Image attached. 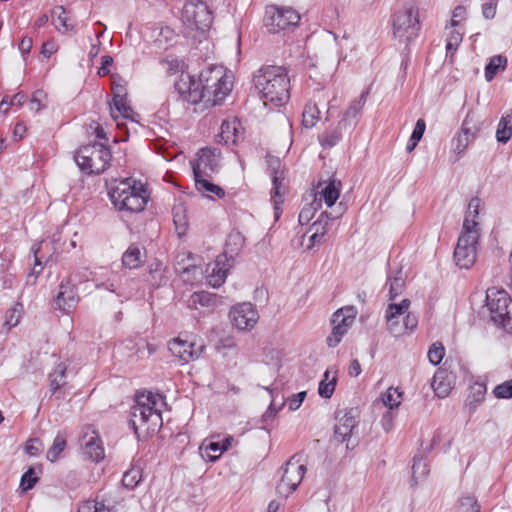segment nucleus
I'll return each mask as SVG.
<instances>
[{
	"mask_svg": "<svg viewBox=\"0 0 512 512\" xmlns=\"http://www.w3.org/2000/svg\"><path fill=\"white\" fill-rule=\"evenodd\" d=\"M404 278L402 273L399 272L398 275L394 276L392 279H389V297L390 300H393L398 295H400L404 288Z\"/></svg>",
	"mask_w": 512,
	"mask_h": 512,
	"instance_id": "nucleus-51",
	"label": "nucleus"
},
{
	"mask_svg": "<svg viewBox=\"0 0 512 512\" xmlns=\"http://www.w3.org/2000/svg\"><path fill=\"white\" fill-rule=\"evenodd\" d=\"M306 392L302 391L288 399V407L291 411L297 410L304 401Z\"/></svg>",
	"mask_w": 512,
	"mask_h": 512,
	"instance_id": "nucleus-64",
	"label": "nucleus"
},
{
	"mask_svg": "<svg viewBox=\"0 0 512 512\" xmlns=\"http://www.w3.org/2000/svg\"><path fill=\"white\" fill-rule=\"evenodd\" d=\"M233 326L240 331H249L254 328L259 320L255 306L250 302L234 305L229 313Z\"/></svg>",
	"mask_w": 512,
	"mask_h": 512,
	"instance_id": "nucleus-14",
	"label": "nucleus"
},
{
	"mask_svg": "<svg viewBox=\"0 0 512 512\" xmlns=\"http://www.w3.org/2000/svg\"><path fill=\"white\" fill-rule=\"evenodd\" d=\"M486 306L490 311L491 320L512 333V299L504 290L488 289Z\"/></svg>",
	"mask_w": 512,
	"mask_h": 512,
	"instance_id": "nucleus-8",
	"label": "nucleus"
},
{
	"mask_svg": "<svg viewBox=\"0 0 512 512\" xmlns=\"http://www.w3.org/2000/svg\"><path fill=\"white\" fill-rule=\"evenodd\" d=\"M111 157L107 146L93 143L79 148L75 154V161L79 168L87 174H99L109 166Z\"/></svg>",
	"mask_w": 512,
	"mask_h": 512,
	"instance_id": "nucleus-6",
	"label": "nucleus"
},
{
	"mask_svg": "<svg viewBox=\"0 0 512 512\" xmlns=\"http://www.w3.org/2000/svg\"><path fill=\"white\" fill-rule=\"evenodd\" d=\"M337 422L334 429V435L337 441L344 442L351 436L353 429L357 426L356 410L340 411L336 418Z\"/></svg>",
	"mask_w": 512,
	"mask_h": 512,
	"instance_id": "nucleus-22",
	"label": "nucleus"
},
{
	"mask_svg": "<svg viewBox=\"0 0 512 512\" xmlns=\"http://www.w3.org/2000/svg\"><path fill=\"white\" fill-rule=\"evenodd\" d=\"M498 0H489L482 5V14L486 19H493L496 14Z\"/></svg>",
	"mask_w": 512,
	"mask_h": 512,
	"instance_id": "nucleus-61",
	"label": "nucleus"
},
{
	"mask_svg": "<svg viewBox=\"0 0 512 512\" xmlns=\"http://www.w3.org/2000/svg\"><path fill=\"white\" fill-rule=\"evenodd\" d=\"M173 221L178 233L184 234L187 229L188 222L185 215V208L182 205H178L173 208Z\"/></svg>",
	"mask_w": 512,
	"mask_h": 512,
	"instance_id": "nucleus-46",
	"label": "nucleus"
},
{
	"mask_svg": "<svg viewBox=\"0 0 512 512\" xmlns=\"http://www.w3.org/2000/svg\"><path fill=\"white\" fill-rule=\"evenodd\" d=\"M479 237L480 235L461 232L454 250V260L460 268L468 269L475 263Z\"/></svg>",
	"mask_w": 512,
	"mask_h": 512,
	"instance_id": "nucleus-12",
	"label": "nucleus"
},
{
	"mask_svg": "<svg viewBox=\"0 0 512 512\" xmlns=\"http://www.w3.org/2000/svg\"><path fill=\"white\" fill-rule=\"evenodd\" d=\"M208 176L202 177H194L195 186L199 192L207 193V194H215L218 197L224 196V191L221 187L211 183L208 179Z\"/></svg>",
	"mask_w": 512,
	"mask_h": 512,
	"instance_id": "nucleus-36",
	"label": "nucleus"
},
{
	"mask_svg": "<svg viewBox=\"0 0 512 512\" xmlns=\"http://www.w3.org/2000/svg\"><path fill=\"white\" fill-rule=\"evenodd\" d=\"M445 355V348L441 342H434L428 350L429 362L433 365H438Z\"/></svg>",
	"mask_w": 512,
	"mask_h": 512,
	"instance_id": "nucleus-50",
	"label": "nucleus"
},
{
	"mask_svg": "<svg viewBox=\"0 0 512 512\" xmlns=\"http://www.w3.org/2000/svg\"><path fill=\"white\" fill-rule=\"evenodd\" d=\"M457 512H480V506L475 498L466 496L459 500Z\"/></svg>",
	"mask_w": 512,
	"mask_h": 512,
	"instance_id": "nucleus-53",
	"label": "nucleus"
},
{
	"mask_svg": "<svg viewBox=\"0 0 512 512\" xmlns=\"http://www.w3.org/2000/svg\"><path fill=\"white\" fill-rule=\"evenodd\" d=\"M417 325H418L417 317L414 314H411L407 311V313L405 314V317L403 319V322L401 324V326H404L403 334H405L406 332L413 331L417 327Z\"/></svg>",
	"mask_w": 512,
	"mask_h": 512,
	"instance_id": "nucleus-60",
	"label": "nucleus"
},
{
	"mask_svg": "<svg viewBox=\"0 0 512 512\" xmlns=\"http://www.w3.org/2000/svg\"><path fill=\"white\" fill-rule=\"evenodd\" d=\"M169 351L183 363L198 359L205 346L202 343L189 342L181 338H175L168 344Z\"/></svg>",
	"mask_w": 512,
	"mask_h": 512,
	"instance_id": "nucleus-16",
	"label": "nucleus"
},
{
	"mask_svg": "<svg viewBox=\"0 0 512 512\" xmlns=\"http://www.w3.org/2000/svg\"><path fill=\"white\" fill-rule=\"evenodd\" d=\"M357 315V310L353 306H346L338 309L331 319L333 326L332 333L327 337V344L329 347L337 346L343 336L352 327Z\"/></svg>",
	"mask_w": 512,
	"mask_h": 512,
	"instance_id": "nucleus-11",
	"label": "nucleus"
},
{
	"mask_svg": "<svg viewBox=\"0 0 512 512\" xmlns=\"http://www.w3.org/2000/svg\"><path fill=\"white\" fill-rule=\"evenodd\" d=\"M480 202V199L477 197H474L469 201L461 232L480 235L481 229L478 221Z\"/></svg>",
	"mask_w": 512,
	"mask_h": 512,
	"instance_id": "nucleus-24",
	"label": "nucleus"
},
{
	"mask_svg": "<svg viewBox=\"0 0 512 512\" xmlns=\"http://www.w3.org/2000/svg\"><path fill=\"white\" fill-rule=\"evenodd\" d=\"M337 384L336 375L331 376V370L327 369L323 375V379L319 383L318 393L322 398L329 399L335 391Z\"/></svg>",
	"mask_w": 512,
	"mask_h": 512,
	"instance_id": "nucleus-31",
	"label": "nucleus"
},
{
	"mask_svg": "<svg viewBox=\"0 0 512 512\" xmlns=\"http://www.w3.org/2000/svg\"><path fill=\"white\" fill-rule=\"evenodd\" d=\"M108 194L116 209L129 213L141 212L149 198L144 185L132 178L115 181Z\"/></svg>",
	"mask_w": 512,
	"mask_h": 512,
	"instance_id": "nucleus-3",
	"label": "nucleus"
},
{
	"mask_svg": "<svg viewBox=\"0 0 512 512\" xmlns=\"http://www.w3.org/2000/svg\"><path fill=\"white\" fill-rule=\"evenodd\" d=\"M369 95V89L364 90L359 97L351 101L347 109L343 112L339 120L340 128L354 129L358 122V117L361 114Z\"/></svg>",
	"mask_w": 512,
	"mask_h": 512,
	"instance_id": "nucleus-20",
	"label": "nucleus"
},
{
	"mask_svg": "<svg viewBox=\"0 0 512 512\" xmlns=\"http://www.w3.org/2000/svg\"><path fill=\"white\" fill-rule=\"evenodd\" d=\"M32 252L34 254V257H35V265H34V268L32 270V272L28 275V282H30L31 278H33V283L35 282L37 276L41 273L42 271V263L38 257V252L40 251V244H34L32 246Z\"/></svg>",
	"mask_w": 512,
	"mask_h": 512,
	"instance_id": "nucleus-57",
	"label": "nucleus"
},
{
	"mask_svg": "<svg viewBox=\"0 0 512 512\" xmlns=\"http://www.w3.org/2000/svg\"><path fill=\"white\" fill-rule=\"evenodd\" d=\"M186 101L191 104H198L203 102L206 107V94L202 87V82L199 78L193 77V85L189 86V92L187 94Z\"/></svg>",
	"mask_w": 512,
	"mask_h": 512,
	"instance_id": "nucleus-33",
	"label": "nucleus"
},
{
	"mask_svg": "<svg viewBox=\"0 0 512 512\" xmlns=\"http://www.w3.org/2000/svg\"><path fill=\"white\" fill-rule=\"evenodd\" d=\"M320 209H321V207H320L319 200L312 199V201L310 203L306 204L300 211L299 217H298L299 223L301 225L308 224L314 218L316 212Z\"/></svg>",
	"mask_w": 512,
	"mask_h": 512,
	"instance_id": "nucleus-42",
	"label": "nucleus"
},
{
	"mask_svg": "<svg viewBox=\"0 0 512 512\" xmlns=\"http://www.w3.org/2000/svg\"><path fill=\"white\" fill-rule=\"evenodd\" d=\"M230 267L227 254L219 255L214 263L207 266L208 284L213 288L220 287L225 282Z\"/></svg>",
	"mask_w": 512,
	"mask_h": 512,
	"instance_id": "nucleus-21",
	"label": "nucleus"
},
{
	"mask_svg": "<svg viewBox=\"0 0 512 512\" xmlns=\"http://www.w3.org/2000/svg\"><path fill=\"white\" fill-rule=\"evenodd\" d=\"M221 153L217 148H203L192 164L194 177L210 176L220 168Z\"/></svg>",
	"mask_w": 512,
	"mask_h": 512,
	"instance_id": "nucleus-13",
	"label": "nucleus"
},
{
	"mask_svg": "<svg viewBox=\"0 0 512 512\" xmlns=\"http://www.w3.org/2000/svg\"><path fill=\"white\" fill-rule=\"evenodd\" d=\"M216 304V295L205 291L195 292L189 299V306L194 307L195 309H197L198 305L202 307H213Z\"/></svg>",
	"mask_w": 512,
	"mask_h": 512,
	"instance_id": "nucleus-32",
	"label": "nucleus"
},
{
	"mask_svg": "<svg viewBox=\"0 0 512 512\" xmlns=\"http://www.w3.org/2000/svg\"><path fill=\"white\" fill-rule=\"evenodd\" d=\"M284 406V402H282L279 407H276V404H275V401L274 399L271 400V403L268 407V409L266 410V412L262 415V421L263 422H267L271 419H273L278 411Z\"/></svg>",
	"mask_w": 512,
	"mask_h": 512,
	"instance_id": "nucleus-63",
	"label": "nucleus"
},
{
	"mask_svg": "<svg viewBox=\"0 0 512 512\" xmlns=\"http://www.w3.org/2000/svg\"><path fill=\"white\" fill-rule=\"evenodd\" d=\"M486 393V387L483 384L476 383L471 387V393L467 399V405L474 410L483 400Z\"/></svg>",
	"mask_w": 512,
	"mask_h": 512,
	"instance_id": "nucleus-43",
	"label": "nucleus"
},
{
	"mask_svg": "<svg viewBox=\"0 0 512 512\" xmlns=\"http://www.w3.org/2000/svg\"><path fill=\"white\" fill-rule=\"evenodd\" d=\"M401 392L397 388L390 387L381 394L380 400L384 406L394 409L400 405Z\"/></svg>",
	"mask_w": 512,
	"mask_h": 512,
	"instance_id": "nucleus-44",
	"label": "nucleus"
},
{
	"mask_svg": "<svg viewBox=\"0 0 512 512\" xmlns=\"http://www.w3.org/2000/svg\"><path fill=\"white\" fill-rule=\"evenodd\" d=\"M83 454L94 462L104 458V447L98 432L91 426L85 428L80 438Z\"/></svg>",
	"mask_w": 512,
	"mask_h": 512,
	"instance_id": "nucleus-18",
	"label": "nucleus"
},
{
	"mask_svg": "<svg viewBox=\"0 0 512 512\" xmlns=\"http://www.w3.org/2000/svg\"><path fill=\"white\" fill-rule=\"evenodd\" d=\"M143 262V253L136 244L130 245L122 256L123 266L129 269L138 268Z\"/></svg>",
	"mask_w": 512,
	"mask_h": 512,
	"instance_id": "nucleus-27",
	"label": "nucleus"
},
{
	"mask_svg": "<svg viewBox=\"0 0 512 512\" xmlns=\"http://www.w3.org/2000/svg\"><path fill=\"white\" fill-rule=\"evenodd\" d=\"M512 137V111L499 121L496 138L499 142L506 143Z\"/></svg>",
	"mask_w": 512,
	"mask_h": 512,
	"instance_id": "nucleus-34",
	"label": "nucleus"
},
{
	"mask_svg": "<svg viewBox=\"0 0 512 512\" xmlns=\"http://www.w3.org/2000/svg\"><path fill=\"white\" fill-rule=\"evenodd\" d=\"M306 472L304 464L299 463L295 456L287 461L283 467V474L276 487V492L282 497H288L301 483Z\"/></svg>",
	"mask_w": 512,
	"mask_h": 512,
	"instance_id": "nucleus-10",
	"label": "nucleus"
},
{
	"mask_svg": "<svg viewBox=\"0 0 512 512\" xmlns=\"http://www.w3.org/2000/svg\"><path fill=\"white\" fill-rule=\"evenodd\" d=\"M23 311V305L19 302L14 303V305L7 310L4 322V326L7 327V331L18 325Z\"/></svg>",
	"mask_w": 512,
	"mask_h": 512,
	"instance_id": "nucleus-38",
	"label": "nucleus"
},
{
	"mask_svg": "<svg viewBox=\"0 0 512 512\" xmlns=\"http://www.w3.org/2000/svg\"><path fill=\"white\" fill-rule=\"evenodd\" d=\"M111 116L113 119L117 120L119 116L131 119L133 110L127 104L126 98L113 99V104L110 107Z\"/></svg>",
	"mask_w": 512,
	"mask_h": 512,
	"instance_id": "nucleus-35",
	"label": "nucleus"
},
{
	"mask_svg": "<svg viewBox=\"0 0 512 512\" xmlns=\"http://www.w3.org/2000/svg\"><path fill=\"white\" fill-rule=\"evenodd\" d=\"M193 85V76L189 74L182 73L178 80L175 82V89L182 97L183 100L186 101L187 94L189 92V86Z\"/></svg>",
	"mask_w": 512,
	"mask_h": 512,
	"instance_id": "nucleus-49",
	"label": "nucleus"
},
{
	"mask_svg": "<svg viewBox=\"0 0 512 512\" xmlns=\"http://www.w3.org/2000/svg\"><path fill=\"white\" fill-rule=\"evenodd\" d=\"M272 169V202L274 204V216L275 219H279L280 217V205L283 203V196L286 193V185H285V174L283 170H280V161L279 159H272L269 163Z\"/></svg>",
	"mask_w": 512,
	"mask_h": 512,
	"instance_id": "nucleus-17",
	"label": "nucleus"
},
{
	"mask_svg": "<svg viewBox=\"0 0 512 512\" xmlns=\"http://www.w3.org/2000/svg\"><path fill=\"white\" fill-rule=\"evenodd\" d=\"M140 479V470L137 468H132L125 472V474L123 475L122 484L126 488L133 489L138 485Z\"/></svg>",
	"mask_w": 512,
	"mask_h": 512,
	"instance_id": "nucleus-52",
	"label": "nucleus"
},
{
	"mask_svg": "<svg viewBox=\"0 0 512 512\" xmlns=\"http://www.w3.org/2000/svg\"><path fill=\"white\" fill-rule=\"evenodd\" d=\"M452 382L451 374L448 373L447 370L439 369L434 374L431 385L435 394L440 398H444L450 393Z\"/></svg>",
	"mask_w": 512,
	"mask_h": 512,
	"instance_id": "nucleus-26",
	"label": "nucleus"
},
{
	"mask_svg": "<svg viewBox=\"0 0 512 512\" xmlns=\"http://www.w3.org/2000/svg\"><path fill=\"white\" fill-rule=\"evenodd\" d=\"M163 398L152 392H142L136 395L135 404L131 408L130 423L136 434L149 435L162 426V415L159 405Z\"/></svg>",
	"mask_w": 512,
	"mask_h": 512,
	"instance_id": "nucleus-2",
	"label": "nucleus"
},
{
	"mask_svg": "<svg viewBox=\"0 0 512 512\" xmlns=\"http://www.w3.org/2000/svg\"><path fill=\"white\" fill-rule=\"evenodd\" d=\"M175 38L174 30L170 27H161L154 39L155 45L160 49H167Z\"/></svg>",
	"mask_w": 512,
	"mask_h": 512,
	"instance_id": "nucleus-41",
	"label": "nucleus"
},
{
	"mask_svg": "<svg viewBox=\"0 0 512 512\" xmlns=\"http://www.w3.org/2000/svg\"><path fill=\"white\" fill-rule=\"evenodd\" d=\"M38 478L35 476V472L32 468H29L21 478L20 487L23 491H28L33 488L37 483Z\"/></svg>",
	"mask_w": 512,
	"mask_h": 512,
	"instance_id": "nucleus-56",
	"label": "nucleus"
},
{
	"mask_svg": "<svg viewBox=\"0 0 512 512\" xmlns=\"http://www.w3.org/2000/svg\"><path fill=\"white\" fill-rule=\"evenodd\" d=\"M507 64V59L501 55L493 56L485 67V78L491 81L499 70H503Z\"/></svg>",
	"mask_w": 512,
	"mask_h": 512,
	"instance_id": "nucleus-37",
	"label": "nucleus"
},
{
	"mask_svg": "<svg viewBox=\"0 0 512 512\" xmlns=\"http://www.w3.org/2000/svg\"><path fill=\"white\" fill-rule=\"evenodd\" d=\"M65 447H66L65 438L61 435H57L54 438L52 446L47 451V455H46L47 459L50 462H55L59 458L60 454L63 452Z\"/></svg>",
	"mask_w": 512,
	"mask_h": 512,
	"instance_id": "nucleus-45",
	"label": "nucleus"
},
{
	"mask_svg": "<svg viewBox=\"0 0 512 512\" xmlns=\"http://www.w3.org/2000/svg\"><path fill=\"white\" fill-rule=\"evenodd\" d=\"M462 42V34L456 30L450 32L447 40H446V55L450 58L452 62V58L460 43Z\"/></svg>",
	"mask_w": 512,
	"mask_h": 512,
	"instance_id": "nucleus-47",
	"label": "nucleus"
},
{
	"mask_svg": "<svg viewBox=\"0 0 512 512\" xmlns=\"http://www.w3.org/2000/svg\"><path fill=\"white\" fill-rule=\"evenodd\" d=\"M421 29L418 4L411 0L405 2L393 16V35L403 43L414 40Z\"/></svg>",
	"mask_w": 512,
	"mask_h": 512,
	"instance_id": "nucleus-5",
	"label": "nucleus"
},
{
	"mask_svg": "<svg viewBox=\"0 0 512 512\" xmlns=\"http://www.w3.org/2000/svg\"><path fill=\"white\" fill-rule=\"evenodd\" d=\"M299 21V13L292 8L271 6L266 10L265 24L272 33L295 27Z\"/></svg>",
	"mask_w": 512,
	"mask_h": 512,
	"instance_id": "nucleus-9",
	"label": "nucleus"
},
{
	"mask_svg": "<svg viewBox=\"0 0 512 512\" xmlns=\"http://www.w3.org/2000/svg\"><path fill=\"white\" fill-rule=\"evenodd\" d=\"M429 473L428 465L422 459L415 460L412 466V480L417 485Z\"/></svg>",
	"mask_w": 512,
	"mask_h": 512,
	"instance_id": "nucleus-48",
	"label": "nucleus"
},
{
	"mask_svg": "<svg viewBox=\"0 0 512 512\" xmlns=\"http://www.w3.org/2000/svg\"><path fill=\"white\" fill-rule=\"evenodd\" d=\"M352 130L349 128H340L339 122L337 126L330 131L325 132L322 136H320L319 141L323 147L331 148L335 146L342 139L343 134L346 132H351Z\"/></svg>",
	"mask_w": 512,
	"mask_h": 512,
	"instance_id": "nucleus-30",
	"label": "nucleus"
},
{
	"mask_svg": "<svg viewBox=\"0 0 512 512\" xmlns=\"http://www.w3.org/2000/svg\"><path fill=\"white\" fill-rule=\"evenodd\" d=\"M320 111L315 104L308 103L302 113V123L306 128H312L320 119Z\"/></svg>",
	"mask_w": 512,
	"mask_h": 512,
	"instance_id": "nucleus-40",
	"label": "nucleus"
},
{
	"mask_svg": "<svg viewBox=\"0 0 512 512\" xmlns=\"http://www.w3.org/2000/svg\"><path fill=\"white\" fill-rule=\"evenodd\" d=\"M78 512H112L109 508H106L102 503H87L81 506Z\"/></svg>",
	"mask_w": 512,
	"mask_h": 512,
	"instance_id": "nucleus-62",
	"label": "nucleus"
},
{
	"mask_svg": "<svg viewBox=\"0 0 512 512\" xmlns=\"http://www.w3.org/2000/svg\"><path fill=\"white\" fill-rule=\"evenodd\" d=\"M290 79L285 68L281 66L261 67L254 75V85L263 104L271 109L285 105L289 98Z\"/></svg>",
	"mask_w": 512,
	"mask_h": 512,
	"instance_id": "nucleus-1",
	"label": "nucleus"
},
{
	"mask_svg": "<svg viewBox=\"0 0 512 512\" xmlns=\"http://www.w3.org/2000/svg\"><path fill=\"white\" fill-rule=\"evenodd\" d=\"M479 131L478 126L473 122V120L469 117H466L463 121L461 127V134L467 136L471 141H473Z\"/></svg>",
	"mask_w": 512,
	"mask_h": 512,
	"instance_id": "nucleus-55",
	"label": "nucleus"
},
{
	"mask_svg": "<svg viewBox=\"0 0 512 512\" xmlns=\"http://www.w3.org/2000/svg\"><path fill=\"white\" fill-rule=\"evenodd\" d=\"M410 307V300L403 299L400 303H390L385 311L386 326L389 333L395 337L403 335L401 326L405 314Z\"/></svg>",
	"mask_w": 512,
	"mask_h": 512,
	"instance_id": "nucleus-15",
	"label": "nucleus"
},
{
	"mask_svg": "<svg viewBox=\"0 0 512 512\" xmlns=\"http://www.w3.org/2000/svg\"><path fill=\"white\" fill-rule=\"evenodd\" d=\"M205 449L206 451H209V452H213V453H217V454H214V455H208L210 457L211 460H216L219 458V456L227 450V446L225 445H221L220 442H209L206 446H205Z\"/></svg>",
	"mask_w": 512,
	"mask_h": 512,
	"instance_id": "nucleus-59",
	"label": "nucleus"
},
{
	"mask_svg": "<svg viewBox=\"0 0 512 512\" xmlns=\"http://www.w3.org/2000/svg\"><path fill=\"white\" fill-rule=\"evenodd\" d=\"M493 394L498 399L512 398V379L497 385L493 390Z\"/></svg>",
	"mask_w": 512,
	"mask_h": 512,
	"instance_id": "nucleus-54",
	"label": "nucleus"
},
{
	"mask_svg": "<svg viewBox=\"0 0 512 512\" xmlns=\"http://www.w3.org/2000/svg\"><path fill=\"white\" fill-rule=\"evenodd\" d=\"M67 368L68 365L65 362H60L49 374V387L52 393H55L66 384Z\"/></svg>",
	"mask_w": 512,
	"mask_h": 512,
	"instance_id": "nucleus-28",
	"label": "nucleus"
},
{
	"mask_svg": "<svg viewBox=\"0 0 512 512\" xmlns=\"http://www.w3.org/2000/svg\"><path fill=\"white\" fill-rule=\"evenodd\" d=\"M181 20L187 33L208 31L213 23V14L201 0H187L182 9Z\"/></svg>",
	"mask_w": 512,
	"mask_h": 512,
	"instance_id": "nucleus-7",
	"label": "nucleus"
},
{
	"mask_svg": "<svg viewBox=\"0 0 512 512\" xmlns=\"http://www.w3.org/2000/svg\"><path fill=\"white\" fill-rule=\"evenodd\" d=\"M340 188L341 183L340 181H330L326 184L324 188H322L320 191H317L313 195L314 200H319L320 207L322 208V202L326 204L328 208H331L335 205L336 201L339 199L340 196Z\"/></svg>",
	"mask_w": 512,
	"mask_h": 512,
	"instance_id": "nucleus-25",
	"label": "nucleus"
},
{
	"mask_svg": "<svg viewBox=\"0 0 512 512\" xmlns=\"http://www.w3.org/2000/svg\"><path fill=\"white\" fill-rule=\"evenodd\" d=\"M79 301L75 285L71 284L70 280L61 282L59 292L55 298L57 308L62 311H70L76 306Z\"/></svg>",
	"mask_w": 512,
	"mask_h": 512,
	"instance_id": "nucleus-23",
	"label": "nucleus"
},
{
	"mask_svg": "<svg viewBox=\"0 0 512 512\" xmlns=\"http://www.w3.org/2000/svg\"><path fill=\"white\" fill-rule=\"evenodd\" d=\"M239 123L236 120L224 121L221 125V139L225 142L236 143L238 140V128Z\"/></svg>",
	"mask_w": 512,
	"mask_h": 512,
	"instance_id": "nucleus-39",
	"label": "nucleus"
},
{
	"mask_svg": "<svg viewBox=\"0 0 512 512\" xmlns=\"http://www.w3.org/2000/svg\"><path fill=\"white\" fill-rule=\"evenodd\" d=\"M344 210L342 204L334 209L332 212L322 211L316 221L311 224L310 230L313 231L310 236L311 245L309 248L317 242H320L322 237L327 233L329 228V222L338 219L342 216Z\"/></svg>",
	"mask_w": 512,
	"mask_h": 512,
	"instance_id": "nucleus-19",
	"label": "nucleus"
},
{
	"mask_svg": "<svg viewBox=\"0 0 512 512\" xmlns=\"http://www.w3.org/2000/svg\"><path fill=\"white\" fill-rule=\"evenodd\" d=\"M471 142L472 141L467 138V136L459 133L458 136L453 139V150L458 154H462Z\"/></svg>",
	"mask_w": 512,
	"mask_h": 512,
	"instance_id": "nucleus-58",
	"label": "nucleus"
},
{
	"mask_svg": "<svg viewBox=\"0 0 512 512\" xmlns=\"http://www.w3.org/2000/svg\"><path fill=\"white\" fill-rule=\"evenodd\" d=\"M52 24L60 33H67L73 29V25L69 23V19L66 16V10L63 6H57L52 10L51 13Z\"/></svg>",
	"mask_w": 512,
	"mask_h": 512,
	"instance_id": "nucleus-29",
	"label": "nucleus"
},
{
	"mask_svg": "<svg viewBox=\"0 0 512 512\" xmlns=\"http://www.w3.org/2000/svg\"><path fill=\"white\" fill-rule=\"evenodd\" d=\"M198 78L206 94V107L221 103L232 90L230 77L222 66L209 67Z\"/></svg>",
	"mask_w": 512,
	"mask_h": 512,
	"instance_id": "nucleus-4",
	"label": "nucleus"
}]
</instances>
